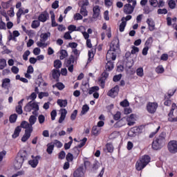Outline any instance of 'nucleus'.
I'll return each instance as SVG.
<instances>
[{"label": "nucleus", "instance_id": "1", "mask_svg": "<svg viewBox=\"0 0 177 177\" xmlns=\"http://www.w3.org/2000/svg\"><path fill=\"white\" fill-rule=\"evenodd\" d=\"M120 49V40L118 39H113L110 44V49L106 53V60H115L117 59L116 50Z\"/></svg>", "mask_w": 177, "mask_h": 177}, {"label": "nucleus", "instance_id": "2", "mask_svg": "<svg viewBox=\"0 0 177 177\" xmlns=\"http://www.w3.org/2000/svg\"><path fill=\"white\" fill-rule=\"evenodd\" d=\"M167 137V133L165 132H162L152 142V149L153 150H160L165 146V138Z\"/></svg>", "mask_w": 177, "mask_h": 177}, {"label": "nucleus", "instance_id": "3", "mask_svg": "<svg viewBox=\"0 0 177 177\" xmlns=\"http://www.w3.org/2000/svg\"><path fill=\"white\" fill-rule=\"evenodd\" d=\"M26 160H27V152L26 151H20L17 154V156L16 157L14 163V167L15 169H20V168H21V167L23 166V162H24Z\"/></svg>", "mask_w": 177, "mask_h": 177}, {"label": "nucleus", "instance_id": "4", "mask_svg": "<svg viewBox=\"0 0 177 177\" xmlns=\"http://www.w3.org/2000/svg\"><path fill=\"white\" fill-rule=\"evenodd\" d=\"M33 110L32 114L33 115L38 116V111H39V105L37 102H32L30 101L27 103V104L24 106V111L26 113H30V111Z\"/></svg>", "mask_w": 177, "mask_h": 177}, {"label": "nucleus", "instance_id": "5", "mask_svg": "<svg viewBox=\"0 0 177 177\" xmlns=\"http://www.w3.org/2000/svg\"><path fill=\"white\" fill-rule=\"evenodd\" d=\"M149 162L150 156L148 155H145L140 160L137 161L136 164L137 171H142V169H143V168H145Z\"/></svg>", "mask_w": 177, "mask_h": 177}, {"label": "nucleus", "instance_id": "6", "mask_svg": "<svg viewBox=\"0 0 177 177\" xmlns=\"http://www.w3.org/2000/svg\"><path fill=\"white\" fill-rule=\"evenodd\" d=\"M50 37V32L41 33L40 35V41L37 42V45L39 48H46L48 44L45 42L48 41V38Z\"/></svg>", "mask_w": 177, "mask_h": 177}, {"label": "nucleus", "instance_id": "7", "mask_svg": "<svg viewBox=\"0 0 177 177\" xmlns=\"http://www.w3.org/2000/svg\"><path fill=\"white\" fill-rule=\"evenodd\" d=\"M75 60V57H74L73 55H71L68 59H65L64 64L66 67L68 68V70L70 71V73H73L74 71V63Z\"/></svg>", "mask_w": 177, "mask_h": 177}, {"label": "nucleus", "instance_id": "8", "mask_svg": "<svg viewBox=\"0 0 177 177\" xmlns=\"http://www.w3.org/2000/svg\"><path fill=\"white\" fill-rule=\"evenodd\" d=\"M136 8V1H133L132 5L131 3H127L124 6L123 12L125 15H132L133 10Z\"/></svg>", "mask_w": 177, "mask_h": 177}, {"label": "nucleus", "instance_id": "9", "mask_svg": "<svg viewBox=\"0 0 177 177\" xmlns=\"http://www.w3.org/2000/svg\"><path fill=\"white\" fill-rule=\"evenodd\" d=\"M158 109V104L157 102H149L147 104V111L149 114H154Z\"/></svg>", "mask_w": 177, "mask_h": 177}, {"label": "nucleus", "instance_id": "10", "mask_svg": "<svg viewBox=\"0 0 177 177\" xmlns=\"http://www.w3.org/2000/svg\"><path fill=\"white\" fill-rule=\"evenodd\" d=\"M167 149L171 154H175L177 153V141L171 140L167 145Z\"/></svg>", "mask_w": 177, "mask_h": 177}, {"label": "nucleus", "instance_id": "11", "mask_svg": "<svg viewBox=\"0 0 177 177\" xmlns=\"http://www.w3.org/2000/svg\"><path fill=\"white\" fill-rule=\"evenodd\" d=\"M107 78H109V73H107V71H104L101 74V76L98 80V82L102 88H104V84H106V80H107Z\"/></svg>", "mask_w": 177, "mask_h": 177}, {"label": "nucleus", "instance_id": "12", "mask_svg": "<svg viewBox=\"0 0 177 177\" xmlns=\"http://www.w3.org/2000/svg\"><path fill=\"white\" fill-rule=\"evenodd\" d=\"M32 160H30L28 161L29 165L32 167V168H37L39 160H41V156H34L33 155L32 156Z\"/></svg>", "mask_w": 177, "mask_h": 177}, {"label": "nucleus", "instance_id": "13", "mask_svg": "<svg viewBox=\"0 0 177 177\" xmlns=\"http://www.w3.org/2000/svg\"><path fill=\"white\" fill-rule=\"evenodd\" d=\"M118 92H120V86H115L108 91L107 95L110 97H115L118 95Z\"/></svg>", "mask_w": 177, "mask_h": 177}, {"label": "nucleus", "instance_id": "14", "mask_svg": "<svg viewBox=\"0 0 177 177\" xmlns=\"http://www.w3.org/2000/svg\"><path fill=\"white\" fill-rule=\"evenodd\" d=\"M21 128H24V129H26L25 131H28L29 132H32V127L30 124V123H28L27 121H22L21 123Z\"/></svg>", "mask_w": 177, "mask_h": 177}, {"label": "nucleus", "instance_id": "15", "mask_svg": "<svg viewBox=\"0 0 177 177\" xmlns=\"http://www.w3.org/2000/svg\"><path fill=\"white\" fill-rule=\"evenodd\" d=\"M85 175V172H84V167H80L77 168L74 172H73V177H84Z\"/></svg>", "mask_w": 177, "mask_h": 177}, {"label": "nucleus", "instance_id": "16", "mask_svg": "<svg viewBox=\"0 0 177 177\" xmlns=\"http://www.w3.org/2000/svg\"><path fill=\"white\" fill-rule=\"evenodd\" d=\"M48 19L49 13H48L46 11H44L43 12H41L38 17L39 21H41V23H45V21H46V20H48Z\"/></svg>", "mask_w": 177, "mask_h": 177}, {"label": "nucleus", "instance_id": "17", "mask_svg": "<svg viewBox=\"0 0 177 177\" xmlns=\"http://www.w3.org/2000/svg\"><path fill=\"white\" fill-rule=\"evenodd\" d=\"M142 131H143V127H142V126L134 127L131 129L129 133H134L135 135H136L138 133H142Z\"/></svg>", "mask_w": 177, "mask_h": 177}, {"label": "nucleus", "instance_id": "18", "mask_svg": "<svg viewBox=\"0 0 177 177\" xmlns=\"http://www.w3.org/2000/svg\"><path fill=\"white\" fill-rule=\"evenodd\" d=\"M147 24L149 26V31H154V30H156V24L152 19H147Z\"/></svg>", "mask_w": 177, "mask_h": 177}, {"label": "nucleus", "instance_id": "19", "mask_svg": "<svg viewBox=\"0 0 177 177\" xmlns=\"http://www.w3.org/2000/svg\"><path fill=\"white\" fill-rule=\"evenodd\" d=\"M66 115H67V109H61V115L58 120L59 124H62L64 120H66Z\"/></svg>", "mask_w": 177, "mask_h": 177}, {"label": "nucleus", "instance_id": "20", "mask_svg": "<svg viewBox=\"0 0 177 177\" xmlns=\"http://www.w3.org/2000/svg\"><path fill=\"white\" fill-rule=\"evenodd\" d=\"M10 86V79L5 78L2 80L1 88L4 89H9Z\"/></svg>", "mask_w": 177, "mask_h": 177}, {"label": "nucleus", "instance_id": "21", "mask_svg": "<svg viewBox=\"0 0 177 177\" xmlns=\"http://www.w3.org/2000/svg\"><path fill=\"white\" fill-rule=\"evenodd\" d=\"M127 124L129 127H132L135 125V115L131 114L129 117L127 118Z\"/></svg>", "mask_w": 177, "mask_h": 177}, {"label": "nucleus", "instance_id": "22", "mask_svg": "<svg viewBox=\"0 0 177 177\" xmlns=\"http://www.w3.org/2000/svg\"><path fill=\"white\" fill-rule=\"evenodd\" d=\"M107 63L106 64L105 68L107 71H111L114 68V62H111V59H106Z\"/></svg>", "mask_w": 177, "mask_h": 177}, {"label": "nucleus", "instance_id": "23", "mask_svg": "<svg viewBox=\"0 0 177 177\" xmlns=\"http://www.w3.org/2000/svg\"><path fill=\"white\" fill-rule=\"evenodd\" d=\"M126 124L127 122L125 121V119L122 118L114 124V127L115 128H121L122 127H124V125H126Z\"/></svg>", "mask_w": 177, "mask_h": 177}, {"label": "nucleus", "instance_id": "24", "mask_svg": "<svg viewBox=\"0 0 177 177\" xmlns=\"http://www.w3.org/2000/svg\"><path fill=\"white\" fill-rule=\"evenodd\" d=\"M93 19H97L99 17V15H100V8H99V6H95L93 9Z\"/></svg>", "mask_w": 177, "mask_h": 177}, {"label": "nucleus", "instance_id": "25", "mask_svg": "<svg viewBox=\"0 0 177 177\" xmlns=\"http://www.w3.org/2000/svg\"><path fill=\"white\" fill-rule=\"evenodd\" d=\"M32 133V131H28V130L25 131V133L23 136V137L21 138V142L28 141V139H30Z\"/></svg>", "mask_w": 177, "mask_h": 177}, {"label": "nucleus", "instance_id": "26", "mask_svg": "<svg viewBox=\"0 0 177 177\" xmlns=\"http://www.w3.org/2000/svg\"><path fill=\"white\" fill-rule=\"evenodd\" d=\"M21 132V127L20 126H17L14 131V133L12 134L13 139H16V138H19V135H20V133Z\"/></svg>", "mask_w": 177, "mask_h": 177}, {"label": "nucleus", "instance_id": "27", "mask_svg": "<svg viewBox=\"0 0 177 177\" xmlns=\"http://www.w3.org/2000/svg\"><path fill=\"white\" fill-rule=\"evenodd\" d=\"M59 77H60V71L57 69H53V78L56 80L57 82H59Z\"/></svg>", "mask_w": 177, "mask_h": 177}, {"label": "nucleus", "instance_id": "28", "mask_svg": "<svg viewBox=\"0 0 177 177\" xmlns=\"http://www.w3.org/2000/svg\"><path fill=\"white\" fill-rule=\"evenodd\" d=\"M91 133L94 136H97L99 133H100V128H99L97 126H94L92 128Z\"/></svg>", "mask_w": 177, "mask_h": 177}, {"label": "nucleus", "instance_id": "29", "mask_svg": "<svg viewBox=\"0 0 177 177\" xmlns=\"http://www.w3.org/2000/svg\"><path fill=\"white\" fill-rule=\"evenodd\" d=\"M55 149V145H53V143H48L47 145V149L46 151L48 153V154H52V153H53V149Z\"/></svg>", "mask_w": 177, "mask_h": 177}, {"label": "nucleus", "instance_id": "30", "mask_svg": "<svg viewBox=\"0 0 177 177\" xmlns=\"http://www.w3.org/2000/svg\"><path fill=\"white\" fill-rule=\"evenodd\" d=\"M57 103L59 107H66L68 104L67 100H57Z\"/></svg>", "mask_w": 177, "mask_h": 177}, {"label": "nucleus", "instance_id": "31", "mask_svg": "<svg viewBox=\"0 0 177 177\" xmlns=\"http://www.w3.org/2000/svg\"><path fill=\"white\" fill-rule=\"evenodd\" d=\"M168 121H169V122H177V118H174V112L169 113Z\"/></svg>", "mask_w": 177, "mask_h": 177}, {"label": "nucleus", "instance_id": "32", "mask_svg": "<svg viewBox=\"0 0 177 177\" xmlns=\"http://www.w3.org/2000/svg\"><path fill=\"white\" fill-rule=\"evenodd\" d=\"M60 55H61L59 56L60 60H64V59H66L67 56H68V54L67 53V50H61Z\"/></svg>", "mask_w": 177, "mask_h": 177}, {"label": "nucleus", "instance_id": "33", "mask_svg": "<svg viewBox=\"0 0 177 177\" xmlns=\"http://www.w3.org/2000/svg\"><path fill=\"white\" fill-rule=\"evenodd\" d=\"M37 122V115H32L29 118V123H30V125H34Z\"/></svg>", "mask_w": 177, "mask_h": 177}, {"label": "nucleus", "instance_id": "34", "mask_svg": "<svg viewBox=\"0 0 177 177\" xmlns=\"http://www.w3.org/2000/svg\"><path fill=\"white\" fill-rule=\"evenodd\" d=\"M17 120V114L14 113L10 115L9 121L11 124H15Z\"/></svg>", "mask_w": 177, "mask_h": 177}, {"label": "nucleus", "instance_id": "35", "mask_svg": "<svg viewBox=\"0 0 177 177\" xmlns=\"http://www.w3.org/2000/svg\"><path fill=\"white\" fill-rule=\"evenodd\" d=\"M153 44V37H150L145 41V46L147 48H151V44Z\"/></svg>", "mask_w": 177, "mask_h": 177}, {"label": "nucleus", "instance_id": "36", "mask_svg": "<svg viewBox=\"0 0 177 177\" xmlns=\"http://www.w3.org/2000/svg\"><path fill=\"white\" fill-rule=\"evenodd\" d=\"M89 111V106L87 104H85L82 108L81 115H84Z\"/></svg>", "mask_w": 177, "mask_h": 177}, {"label": "nucleus", "instance_id": "37", "mask_svg": "<svg viewBox=\"0 0 177 177\" xmlns=\"http://www.w3.org/2000/svg\"><path fill=\"white\" fill-rule=\"evenodd\" d=\"M80 14L82 16H84V17H86V16H88V10H86V7H81Z\"/></svg>", "mask_w": 177, "mask_h": 177}, {"label": "nucleus", "instance_id": "38", "mask_svg": "<svg viewBox=\"0 0 177 177\" xmlns=\"http://www.w3.org/2000/svg\"><path fill=\"white\" fill-rule=\"evenodd\" d=\"M126 26H127V21H122L119 26V31L120 32H124V30H125Z\"/></svg>", "mask_w": 177, "mask_h": 177}, {"label": "nucleus", "instance_id": "39", "mask_svg": "<svg viewBox=\"0 0 177 177\" xmlns=\"http://www.w3.org/2000/svg\"><path fill=\"white\" fill-rule=\"evenodd\" d=\"M53 88H57V89H59V91H63V89H64V84H63V83L62 82H58L57 84H55V85L53 86Z\"/></svg>", "mask_w": 177, "mask_h": 177}, {"label": "nucleus", "instance_id": "40", "mask_svg": "<svg viewBox=\"0 0 177 177\" xmlns=\"http://www.w3.org/2000/svg\"><path fill=\"white\" fill-rule=\"evenodd\" d=\"M54 67L55 68H62V61L60 59H57L54 61Z\"/></svg>", "mask_w": 177, "mask_h": 177}, {"label": "nucleus", "instance_id": "41", "mask_svg": "<svg viewBox=\"0 0 177 177\" xmlns=\"http://www.w3.org/2000/svg\"><path fill=\"white\" fill-rule=\"evenodd\" d=\"M72 53H73V56L75 57V59L77 60V59H78V57H80V50H78L77 48H73V50H72Z\"/></svg>", "mask_w": 177, "mask_h": 177}, {"label": "nucleus", "instance_id": "42", "mask_svg": "<svg viewBox=\"0 0 177 177\" xmlns=\"http://www.w3.org/2000/svg\"><path fill=\"white\" fill-rule=\"evenodd\" d=\"M168 5L170 9H175V8L176 7V2H175L174 0H170L168 2Z\"/></svg>", "mask_w": 177, "mask_h": 177}, {"label": "nucleus", "instance_id": "43", "mask_svg": "<svg viewBox=\"0 0 177 177\" xmlns=\"http://www.w3.org/2000/svg\"><path fill=\"white\" fill-rule=\"evenodd\" d=\"M164 71H165L164 67H162V66L161 65L157 66L156 68V72L157 73V74H162Z\"/></svg>", "mask_w": 177, "mask_h": 177}, {"label": "nucleus", "instance_id": "44", "mask_svg": "<svg viewBox=\"0 0 177 177\" xmlns=\"http://www.w3.org/2000/svg\"><path fill=\"white\" fill-rule=\"evenodd\" d=\"M88 59L87 63H91V62H92V60L93 59L95 54H93V52L89 50L88 53Z\"/></svg>", "mask_w": 177, "mask_h": 177}, {"label": "nucleus", "instance_id": "45", "mask_svg": "<svg viewBox=\"0 0 177 177\" xmlns=\"http://www.w3.org/2000/svg\"><path fill=\"white\" fill-rule=\"evenodd\" d=\"M40 26L39 21L35 20L32 22L31 27L32 28H38V27Z\"/></svg>", "mask_w": 177, "mask_h": 177}, {"label": "nucleus", "instance_id": "46", "mask_svg": "<svg viewBox=\"0 0 177 177\" xmlns=\"http://www.w3.org/2000/svg\"><path fill=\"white\" fill-rule=\"evenodd\" d=\"M106 150L109 153H113V150H114V147H113V145L108 143L106 145Z\"/></svg>", "mask_w": 177, "mask_h": 177}, {"label": "nucleus", "instance_id": "47", "mask_svg": "<svg viewBox=\"0 0 177 177\" xmlns=\"http://www.w3.org/2000/svg\"><path fill=\"white\" fill-rule=\"evenodd\" d=\"M6 66V60L5 59H0V70H3Z\"/></svg>", "mask_w": 177, "mask_h": 177}, {"label": "nucleus", "instance_id": "48", "mask_svg": "<svg viewBox=\"0 0 177 177\" xmlns=\"http://www.w3.org/2000/svg\"><path fill=\"white\" fill-rule=\"evenodd\" d=\"M97 91H99V86H93L89 89L88 94L92 95V93H95Z\"/></svg>", "mask_w": 177, "mask_h": 177}, {"label": "nucleus", "instance_id": "49", "mask_svg": "<svg viewBox=\"0 0 177 177\" xmlns=\"http://www.w3.org/2000/svg\"><path fill=\"white\" fill-rule=\"evenodd\" d=\"M24 11L21 8H19L17 12V17L18 21L19 20H20L21 17V15H24Z\"/></svg>", "mask_w": 177, "mask_h": 177}, {"label": "nucleus", "instance_id": "50", "mask_svg": "<svg viewBox=\"0 0 177 177\" xmlns=\"http://www.w3.org/2000/svg\"><path fill=\"white\" fill-rule=\"evenodd\" d=\"M31 54V52L30 50H26L24 55H23V59L25 60V62H27L28 60V56Z\"/></svg>", "mask_w": 177, "mask_h": 177}, {"label": "nucleus", "instance_id": "51", "mask_svg": "<svg viewBox=\"0 0 177 177\" xmlns=\"http://www.w3.org/2000/svg\"><path fill=\"white\" fill-rule=\"evenodd\" d=\"M120 104L122 107H128V106H129V102H128V100H124L120 102Z\"/></svg>", "mask_w": 177, "mask_h": 177}, {"label": "nucleus", "instance_id": "52", "mask_svg": "<svg viewBox=\"0 0 177 177\" xmlns=\"http://www.w3.org/2000/svg\"><path fill=\"white\" fill-rule=\"evenodd\" d=\"M167 13H168V10H167L166 8H159L158 10V15H167Z\"/></svg>", "mask_w": 177, "mask_h": 177}, {"label": "nucleus", "instance_id": "53", "mask_svg": "<svg viewBox=\"0 0 177 177\" xmlns=\"http://www.w3.org/2000/svg\"><path fill=\"white\" fill-rule=\"evenodd\" d=\"M122 77V74L116 75L113 76V82H118V81H120V80H121Z\"/></svg>", "mask_w": 177, "mask_h": 177}, {"label": "nucleus", "instance_id": "54", "mask_svg": "<svg viewBox=\"0 0 177 177\" xmlns=\"http://www.w3.org/2000/svg\"><path fill=\"white\" fill-rule=\"evenodd\" d=\"M86 140H88V138H84L82 140V142H80V144L79 145H77V147L79 149H81V147H84V146H85V144L86 143Z\"/></svg>", "mask_w": 177, "mask_h": 177}, {"label": "nucleus", "instance_id": "55", "mask_svg": "<svg viewBox=\"0 0 177 177\" xmlns=\"http://www.w3.org/2000/svg\"><path fill=\"white\" fill-rule=\"evenodd\" d=\"M136 74L138 75V77H143L144 73H143V68H138L136 70Z\"/></svg>", "mask_w": 177, "mask_h": 177}, {"label": "nucleus", "instance_id": "56", "mask_svg": "<svg viewBox=\"0 0 177 177\" xmlns=\"http://www.w3.org/2000/svg\"><path fill=\"white\" fill-rule=\"evenodd\" d=\"M64 39H73V37H71V32L68 31L65 32L64 35Z\"/></svg>", "mask_w": 177, "mask_h": 177}, {"label": "nucleus", "instance_id": "57", "mask_svg": "<svg viewBox=\"0 0 177 177\" xmlns=\"http://www.w3.org/2000/svg\"><path fill=\"white\" fill-rule=\"evenodd\" d=\"M53 145H55V146H56V147H57L58 149H60V147H63V144L62 143V142H60L57 140H55L54 141Z\"/></svg>", "mask_w": 177, "mask_h": 177}, {"label": "nucleus", "instance_id": "58", "mask_svg": "<svg viewBox=\"0 0 177 177\" xmlns=\"http://www.w3.org/2000/svg\"><path fill=\"white\" fill-rule=\"evenodd\" d=\"M38 121L39 124H44L45 122V115H39L38 116Z\"/></svg>", "mask_w": 177, "mask_h": 177}, {"label": "nucleus", "instance_id": "59", "mask_svg": "<svg viewBox=\"0 0 177 177\" xmlns=\"http://www.w3.org/2000/svg\"><path fill=\"white\" fill-rule=\"evenodd\" d=\"M77 114H78V111L76 109L72 113L71 115V120H72V121H74V120L77 118Z\"/></svg>", "mask_w": 177, "mask_h": 177}, {"label": "nucleus", "instance_id": "60", "mask_svg": "<svg viewBox=\"0 0 177 177\" xmlns=\"http://www.w3.org/2000/svg\"><path fill=\"white\" fill-rule=\"evenodd\" d=\"M149 3L151 6H153V8H157L158 5V1L157 0H149Z\"/></svg>", "mask_w": 177, "mask_h": 177}, {"label": "nucleus", "instance_id": "61", "mask_svg": "<svg viewBox=\"0 0 177 177\" xmlns=\"http://www.w3.org/2000/svg\"><path fill=\"white\" fill-rule=\"evenodd\" d=\"M139 53V48L133 46H132V50L131 51V55H135L136 53Z\"/></svg>", "mask_w": 177, "mask_h": 177}, {"label": "nucleus", "instance_id": "62", "mask_svg": "<svg viewBox=\"0 0 177 177\" xmlns=\"http://www.w3.org/2000/svg\"><path fill=\"white\" fill-rule=\"evenodd\" d=\"M66 158L68 162L73 161L74 160V157L71 153H68Z\"/></svg>", "mask_w": 177, "mask_h": 177}, {"label": "nucleus", "instance_id": "63", "mask_svg": "<svg viewBox=\"0 0 177 177\" xmlns=\"http://www.w3.org/2000/svg\"><path fill=\"white\" fill-rule=\"evenodd\" d=\"M16 113H17V114H23V109L21 105H18L16 107Z\"/></svg>", "mask_w": 177, "mask_h": 177}, {"label": "nucleus", "instance_id": "64", "mask_svg": "<svg viewBox=\"0 0 177 177\" xmlns=\"http://www.w3.org/2000/svg\"><path fill=\"white\" fill-rule=\"evenodd\" d=\"M74 19H75V20H82L83 17H82V15H81V14H80V13H76V14L74 15Z\"/></svg>", "mask_w": 177, "mask_h": 177}]
</instances>
